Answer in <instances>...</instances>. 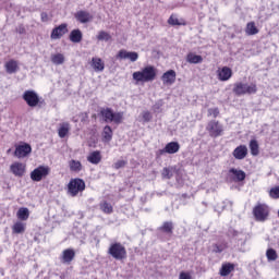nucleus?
Wrapping results in <instances>:
<instances>
[{
    "label": "nucleus",
    "instance_id": "obj_45",
    "mask_svg": "<svg viewBox=\"0 0 279 279\" xmlns=\"http://www.w3.org/2000/svg\"><path fill=\"white\" fill-rule=\"evenodd\" d=\"M142 117L145 123H149V121H151V113H149V111H144Z\"/></svg>",
    "mask_w": 279,
    "mask_h": 279
},
{
    "label": "nucleus",
    "instance_id": "obj_21",
    "mask_svg": "<svg viewBox=\"0 0 279 279\" xmlns=\"http://www.w3.org/2000/svg\"><path fill=\"white\" fill-rule=\"evenodd\" d=\"M87 160L90 165H99L101 162V151L94 150L87 156Z\"/></svg>",
    "mask_w": 279,
    "mask_h": 279
},
{
    "label": "nucleus",
    "instance_id": "obj_24",
    "mask_svg": "<svg viewBox=\"0 0 279 279\" xmlns=\"http://www.w3.org/2000/svg\"><path fill=\"white\" fill-rule=\"evenodd\" d=\"M70 130L71 124H69L68 122H63L62 124H60V128L58 130L59 137L64 138L69 134Z\"/></svg>",
    "mask_w": 279,
    "mask_h": 279
},
{
    "label": "nucleus",
    "instance_id": "obj_7",
    "mask_svg": "<svg viewBox=\"0 0 279 279\" xmlns=\"http://www.w3.org/2000/svg\"><path fill=\"white\" fill-rule=\"evenodd\" d=\"M206 130L213 138H217V136H221V134H223V125L216 120L209 121Z\"/></svg>",
    "mask_w": 279,
    "mask_h": 279
},
{
    "label": "nucleus",
    "instance_id": "obj_18",
    "mask_svg": "<svg viewBox=\"0 0 279 279\" xmlns=\"http://www.w3.org/2000/svg\"><path fill=\"white\" fill-rule=\"evenodd\" d=\"M175 72L173 70H169L162 74L161 80L163 84L171 86L172 84H175Z\"/></svg>",
    "mask_w": 279,
    "mask_h": 279
},
{
    "label": "nucleus",
    "instance_id": "obj_25",
    "mask_svg": "<svg viewBox=\"0 0 279 279\" xmlns=\"http://www.w3.org/2000/svg\"><path fill=\"white\" fill-rule=\"evenodd\" d=\"M82 38H83V35H82V31L80 29H73L70 33L71 43H82Z\"/></svg>",
    "mask_w": 279,
    "mask_h": 279
},
{
    "label": "nucleus",
    "instance_id": "obj_49",
    "mask_svg": "<svg viewBox=\"0 0 279 279\" xmlns=\"http://www.w3.org/2000/svg\"><path fill=\"white\" fill-rule=\"evenodd\" d=\"M81 121L83 123H85V121H88V113L87 112L81 113Z\"/></svg>",
    "mask_w": 279,
    "mask_h": 279
},
{
    "label": "nucleus",
    "instance_id": "obj_28",
    "mask_svg": "<svg viewBox=\"0 0 279 279\" xmlns=\"http://www.w3.org/2000/svg\"><path fill=\"white\" fill-rule=\"evenodd\" d=\"M102 138L106 143H110V141H112V128H110V125H106L104 128Z\"/></svg>",
    "mask_w": 279,
    "mask_h": 279
},
{
    "label": "nucleus",
    "instance_id": "obj_47",
    "mask_svg": "<svg viewBox=\"0 0 279 279\" xmlns=\"http://www.w3.org/2000/svg\"><path fill=\"white\" fill-rule=\"evenodd\" d=\"M179 279H193V277L191 276V274L182 271L179 275Z\"/></svg>",
    "mask_w": 279,
    "mask_h": 279
},
{
    "label": "nucleus",
    "instance_id": "obj_15",
    "mask_svg": "<svg viewBox=\"0 0 279 279\" xmlns=\"http://www.w3.org/2000/svg\"><path fill=\"white\" fill-rule=\"evenodd\" d=\"M118 58L120 60H131V62H136V60H138V52L120 50L118 53Z\"/></svg>",
    "mask_w": 279,
    "mask_h": 279
},
{
    "label": "nucleus",
    "instance_id": "obj_5",
    "mask_svg": "<svg viewBox=\"0 0 279 279\" xmlns=\"http://www.w3.org/2000/svg\"><path fill=\"white\" fill-rule=\"evenodd\" d=\"M108 254H110L112 258H116V260H123L124 258H128V251H125V246L121 243L111 244L108 250Z\"/></svg>",
    "mask_w": 279,
    "mask_h": 279
},
{
    "label": "nucleus",
    "instance_id": "obj_4",
    "mask_svg": "<svg viewBox=\"0 0 279 279\" xmlns=\"http://www.w3.org/2000/svg\"><path fill=\"white\" fill-rule=\"evenodd\" d=\"M86 189V183L82 179H72L68 184V193L71 197H77Z\"/></svg>",
    "mask_w": 279,
    "mask_h": 279
},
{
    "label": "nucleus",
    "instance_id": "obj_36",
    "mask_svg": "<svg viewBox=\"0 0 279 279\" xmlns=\"http://www.w3.org/2000/svg\"><path fill=\"white\" fill-rule=\"evenodd\" d=\"M100 210H102V213H105L106 215H112V205L108 202H102L100 204Z\"/></svg>",
    "mask_w": 279,
    "mask_h": 279
},
{
    "label": "nucleus",
    "instance_id": "obj_14",
    "mask_svg": "<svg viewBox=\"0 0 279 279\" xmlns=\"http://www.w3.org/2000/svg\"><path fill=\"white\" fill-rule=\"evenodd\" d=\"M75 258V251L73 248H66L61 254V263L71 265Z\"/></svg>",
    "mask_w": 279,
    "mask_h": 279
},
{
    "label": "nucleus",
    "instance_id": "obj_1",
    "mask_svg": "<svg viewBox=\"0 0 279 279\" xmlns=\"http://www.w3.org/2000/svg\"><path fill=\"white\" fill-rule=\"evenodd\" d=\"M156 68L153 65L145 66L142 71L133 73V80L138 84L141 82H154L156 80Z\"/></svg>",
    "mask_w": 279,
    "mask_h": 279
},
{
    "label": "nucleus",
    "instance_id": "obj_29",
    "mask_svg": "<svg viewBox=\"0 0 279 279\" xmlns=\"http://www.w3.org/2000/svg\"><path fill=\"white\" fill-rule=\"evenodd\" d=\"M173 173H175V169H173L172 167L163 168L161 172V178L163 180H171V178H173Z\"/></svg>",
    "mask_w": 279,
    "mask_h": 279
},
{
    "label": "nucleus",
    "instance_id": "obj_13",
    "mask_svg": "<svg viewBox=\"0 0 279 279\" xmlns=\"http://www.w3.org/2000/svg\"><path fill=\"white\" fill-rule=\"evenodd\" d=\"M229 178L233 182H243L245 180V171L231 168L229 170Z\"/></svg>",
    "mask_w": 279,
    "mask_h": 279
},
{
    "label": "nucleus",
    "instance_id": "obj_27",
    "mask_svg": "<svg viewBox=\"0 0 279 279\" xmlns=\"http://www.w3.org/2000/svg\"><path fill=\"white\" fill-rule=\"evenodd\" d=\"M7 73H16L19 71V63L14 60H11L5 63Z\"/></svg>",
    "mask_w": 279,
    "mask_h": 279
},
{
    "label": "nucleus",
    "instance_id": "obj_39",
    "mask_svg": "<svg viewBox=\"0 0 279 279\" xmlns=\"http://www.w3.org/2000/svg\"><path fill=\"white\" fill-rule=\"evenodd\" d=\"M110 38H112L110 36V34H108L107 32L105 31H101L98 33V36H97V39L98 40H105V43H108V40H110Z\"/></svg>",
    "mask_w": 279,
    "mask_h": 279
},
{
    "label": "nucleus",
    "instance_id": "obj_32",
    "mask_svg": "<svg viewBox=\"0 0 279 279\" xmlns=\"http://www.w3.org/2000/svg\"><path fill=\"white\" fill-rule=\"evenodd\" d=\"M248 147H250L252 156H258V154H260V151L258 149V141L251 140Z\"/></svg>",
    "mask_w": 279,
    "mask_h": 279
},
{
    "label": "nucleus",
    "instance_id": "obj_22",
    "mask_svg": "<svg viewBox=\"0 0 279 279\" xmlns=\"http://www.w3.org/2000/svg\"><path fill=\"white\" fill-rule=\"evenodd\" d=\"M92 66H93L94 71H96V73H101V71H104V69H106V65H105L104 61L101 60V58H93Z\"/></svg>",
    "mask_w": 279,
    "mask_h": 279
},
{
    "label": "nucleus",
    "instance_id": "obj_23",
    "mask_svg": "<svg viewBox=\"0 0 279 279\" xmlns=\"http://www.w3.org/2000/svg\"><path fill=\"white\" fill-rule=\"evenodd\" d=\"M186 60L190 64H202L204 62V58L195 53H189Z\"/></svg>",
    "mask_w": 279,
    "mask_h": 279
},
{
    "label": "nucleus",
    "instance_id": "obj_44",
    "mask_svg": "<svg viewBox=\"0 0 279 279\" xmlns=\"http://www.w3.org/2000/svg\"><path fill=\"white\" fill-rule=\"evenodd\" d=\"M208 114H210V117H214V119H217V117H219V108L208 109Z\"/></svg>",
    "mask_w": 279,
    "mask_h": 279
},
{
    "label": "nucleus",
    "instance_id": "obj_30",
    "mask_svg": "<svg viewBox=\"0 0 279 279\" xmlns=\"http://www.w3.org/2000/svg\"><path fill=\"white\" fill-rule=\"evenodd\" d=\"M17 217L21 221H27L29 219V209L27 207H22L17 210Z\"/></svg>",
    "mask_w": 279,
    "mask_h": 279
},
{
    "label": "nucleus",
    "instance_id": "obj_33",
    "mask_svg": "<svg viewBox=\"0 0 279 279\" xmlns=\"http://www.w3.org/2000/svg\"><path fill=\"white\" fill-rule=\"evenodd\" d=\"M51 62L52 64H56V65L64 64V54L62 53L51 54Z\"/></svg>",
    "mask_w": 279,
    "mask_h": 279
},
{
    "label": "nucleus",
    "instance_id": "obj_26",
    "mask_svg": "<svg viewBox=\"0 0 279 279\" xmlns=\"http://www.w3.org/2000/svg\"><path fill=\"white\" fill-rule=\"evenodd\" d=\"M245 32L247 36H256V34H258V28L254 22H250L246 24Z\"/></svg>",
    "mask_w": 279,
    "mask_h": 279
},
{
    "label": "nucleus",
    "instance_id": "obj_12",
    "mask_svg": "<svg viewBox=\"0 0 279 279\" xmlns=\"http://www.w3.org/2000/svg\"><path fill=\"white\" fill-rule=\"evenodd\" d=\"M66 27H68L66 24H61V25L54 27L50 35L52 40H58V39L62 38V36H64V34H66V32H69V28H66Z\"/></svg>",
    "mask_w": 279,
    "mask_h": 279
},
{
    "label": "nucleus",
    "instance_id": "obj_20",
    "mask_svg": "<svg viewBox=\"0 0 279 279\" xmlns=\"http://www.w3.org/2000/svg\"><path fill=\"white\" fill-rule=\"evenodd\" d=\"M11 172L15 174L17 178H22L25 173V165L22 162H14L11 165Z\"/></svg>",
    "mask_w": 279,
    "mask_h": 279
},
{
    "label": "nucleus",
    "instance_id": "obj_46",
    "mask_svg": "<svg viewBox=\"0 0 279 279\" xmlns=\"http://www.w3.org/2000/svg\"><path fill=\"white\" fill-rule=\"evenodd\" d=\"M125 165H128V161L125 160H118L113 167L114 169H123V167H125Z\"/></svg>",
    "mask_w": 279,
    "mask_h": 279
},
{
    "label": "nucleus",
    "instance_id": "obj_17",
    "mask_svg": "<svg viewBox=\"0 0 279 279\" xmlns=\"http://www.w3.org/2000/svg\"><path fill=\"white\" fill-rule=\"evenodd\" d=\"M232 156L235 158V160H243L247 156V146L245 145L238 146L233 150Z\"/></svg>",
    "mask_w": 279,
    "mask_h": 279
},
{
    "label": "nucleus",
    "instance_id": "obj_31",
    "mask_svg": "<svg viewBox=\"0 0 279 279\" xmlns=\"http://www.w3.org/2000/svg\"><path fill=\"white\" fill-rule=\"evenodd\" d=\"M161 232H166L167 234L173 233V222L172 221H166L162 223V226L159 228Z\"/></svg>",
    "mask_w": 279,
    "mask_h": 279
},
{
    "label": "nucleus",
    "instance_id": "obj_11",
    "mask_svg": "<svg viewBox=\"0 0 279 279\" xmlns=\"http://www.w3.org/2000/svg\"><path fill=\"white\" fill-rule=\"evenodd\" d=\"M178 151H180V143L170 142L165 148L159 150V156H162L163 154H178Z\"/></svg>",
    "mask_w": 279,
    "mask_h": 279
},
{
    "label": "nucleus",
    "instance_id": "obj_40",
    "mask_svg": "<svg viewBox=\"0 0 279 279\" xmlns=\"http://www.w3.org/2000/svg\"><path fill=\"white\" fill-rule=\"evenodd\" d=\"M269 195L272 197V199H279V186L272 187Z\"/></svg>",
    "mask_w": 279,
    "mask_h": 279
},
{
    "label": "nucleus",
    "instance_id": "obj_35",
    "mask_svg": "<svg viewBox=\"0 0 279 279\" xmlns=\"http://www.w3.org/2000/svg\"><path fill=\"white\" fill-rule=\"evenodd\" d=\"M70 170L74 171L75 173H80V171H82V162H80L75 159H72L70 161Z\"/></svg>",
    "mask_w": 279,
    "mask_h": 279
},
{
    "label": "nucleus",
    "instance_id": "obj_6",
    "mask_svg": "<svg viewBox=\"0 0 279 279\" xmlns=\"http://www.w3.org/2000/svg\"><path fill=\"white\" fill-rule=\"evenodd\" d=\"M253 215L256 221H267L269 219V207L265 204H259L254 207Z\"/></svg>",
    "mask_w": 279,
    "mask_h": 279
},
{
    "label": "nucleus",
    "instance_id": "obj_42",
    "mask_svg": "<svg viewBox=\"0 0 279 279\" xmlns=\"http://www.w3.org/2000/svg\"><path fill=\"white\" fill-rule=\"evenodd\" d=\"M169 25H182L175 15H171L168 20Z\"/></svg>",
    "mask_w": 279,
    "mask_h": 279
},
{
    "label": "nucleus",
    "instance_id": "obj_41",
    "mask_svg": "<svg viewBox=\"0 0 279 279\" xmlns=\"http://www.w3.org/2000/svg\"><path fill=\"white\" fill-rule=\"evenodd\" d=\"M223 250H226V245L225 244H214L213 251L216 254H221V252H223Z\"/></svg>",
    "mask_w": 279,
    "mask_h": 279
},
{
    "label": "nucleus",
    "instance_id": "obj_51",
    "mask_svg": "<svg viewBox=\"0 0 279 279\" xmlns=\"http://www.w3.org/2000/svg\"><path fill=\"white\" fill-rule=\"evenodd\" d=\"M10 151H12V149H9V150H8V154H10Z\"/></svg>",
    "mask_w": 279,
    "mask_h": 279
},
{
    "label": "nucleus",
    "instance_id": "obj_3",
    "mask_svg": "<svg viewBox=\"0 0 279 279\" xmlns=\"http://www.w3.org/2000/svg\"><path fill=\"white\" fill-rule=\"evenodd\" d=\"M100 116L105 123H116L119 125L123 121V112H114L111 108H101Z\"/></svg>",
    "mask_w": 279,
    "mask_h": 279
},
{
    "label": "nucleus",
    "instance_id": "obj_37",
    "mask_svg": "<svg viewBox=\"0 0 279 279\" xmlns=\"http://www.w3.org/2000/svg\"><path fill=\"white\" fill-rule=\"evenodd\" d=\"M232 269H234V266H232L230 264L223 265L221 267L220 275L221 276H230V274L232 272Z\"/></svg>",
    "mask_w": 279,
    "mask_h": 279
},
{
    "label": "nucleus",
    "instance_id": "obj_50",
    "mask_svg": "<svg viewBox=\"0 0 279 279\" xmlns=\"http://www.w3.org/2000/svg\"><path fill=\"white\" fill-rule=\"evenodd\" d=\"M16 32H17V34H25V27L19 26Z\"/></svg>",
    "mask_w": 279,
    "mask_h": 279
},
{
    "label": "nucleus",
    "instance_id": "obj_19",
    "mask_svg": "<svg viewBox=\"0 0 279 279\" xmlns=\"http://www.w3.org/2000/svg\"><path fill=\"white\" fill-rule=\"evenodd\" d=\"M74 16L78 23L83 24L90 23V21H93V15H90L88 11H77Z\"/></svg>",
    "mask_w": 279,
    "mask_h": 279
},
{
    "label": "nucleus",
    "instance_id": "obj_16",
    "mask_svg": "<svg viewBox=\"0 0 279 279\" xmlns=\"http://www.w3.org/2000/svg\"><path fill=\"white\" fill-rule=\"evenodd\" d=\"M217 73H218V80H220V82H228V80L232 77V69L228 66H223L222 69H219Z\"/></svg>",
    "mask_w": 279,
    "mask_h": 279
},
{
    "label": "nucleus",
    "instance_id": "obj_43",
    "mask_svg": "<svg viewBox=\"0 0 279 279\" xmlns=\"http://www.w3.org/2000/svg\"><path fill=\"white\" fill-rule=\"evenodd\" d=\"M228 236H232L233 239H236V236H241V232L234 230L233 228H229Z\"/></svg>",
    "mask_w": 279,
    "mask_h": 279
},
{
    "label": "nucleus",
    "instance_id": "obj_8",
    "mask_svg": "<svg viewBox=\"0 0 279 279\" xmlns=\"http://www.w3.org/2000/svg\"><path fill=\"white\" fill-rule=\"evenodd\" d=\"M49 167L39 166L31 172V180H33V182H40L43 178H47L49 175Z\"/></svg>",
    "mask_w": 279,
    "mask_h": 279
},
{
    "label": "nucleus",
    "instance_id": "obj_34",
    "mask_svg": "<svg viewBox=\"0 0 279 279\" xmlns=\"http://www.w3.org/2000/svg\"><path fill=\"white\" fill-rule=\"evenodd\" d=\"M12 230L14 234H23V232H25V223L21 221L15 222L12 227Z\"/></svg>",
    "mask_w": 279,
    "mask_h": 279
},
{
    "label": "nucleus",
    "instance_id": "obj_9",
    "mask_svg": "<svg viewBox=\"0 0 279 279\" xmlns=\"http://www.w3.org/2000/svg\"><path fill=\"white\" fill-rule=\"evenodd\" d=\"M23 99L29 108H36L40 104V97L35 90H26L23 94Z\"/></svg>",
    "mask_w": 279,
    "mask_h": 279
},
{
    "label": "nucleus",
    "instance_id": "obj_2",
    "mask_svg": "<svg viewBox=\"0 0 279 279\" xmlns=\"http://www.w3.org/2000/svg\"><path fill=\"white\" fill-rule=\"evenodd\" d=\"M232 90L234 95L241 97L243 95H256V93H258V87L254 83L247 84L243 82H238L234 83Z\"/></svg>",
    "mask_w": 279,
    "mask_h": 279
},
{
    "label": "nucleus",
    "instance_id": "obj_48",
    "mask_svg": "<svg viewBox=\"0 0 279 279\" xmlns=\"http://www.w3.org/2000/svg\"><path fill=\"white\" fill-rule=\"evenodd\" d=\"M43 23H47L49 21V14L47 12H43L40 14Z\"/></svg>",
    "mask_w": 279,
    "mask_h": 279
},
{
    "label": "nucleus",
    "instance_id": "obj_10",
    "mask_svg": "<svg viewBox=\"0 0 279 279\" xmlns=\"http://www.w3.org/2000/svg\"><path fill=\"white\" fill-rule=\"evenodd\" d=\"M28 154H32V146L29 144H23L15 147L14 156L16 158H25Z\"/></svg>",
    "mask_w": 279,
    "mask_h": 279
},
{
    "label": "nucleus",
    "instance_id": "obj_38",
    "mask_svg": "<svg viewBox=\"0 0 279 279\" xmlns=\"http://www.w3.org/2000/svg\"><path fill=\"white\" fill-rule=\"evenodd\" d=\"M266 256L268 260H277L278 253H276V250L274 248H268L266 252Z\"/></svg>",
    "mask_w": 279,
    "mask_h": 279
}]
</instances>
